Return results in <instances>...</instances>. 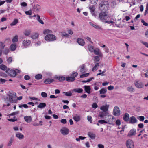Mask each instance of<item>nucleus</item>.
Wrapping results in <instances>:
<instances>
[{
	"label": "nucleus",
	"instance_id": "1",
	"mask_svg": "<svg viewBox=\"0 0 148 148\" xmlns=\"http://www.w3.org/2000/svg\"><path fill=\"white\" fill-rule=\"evenodd\" d=\"M99 5L100 9L102 11L107 10L109 5L107 1H102L100 3Z\"/></svg>",
	"mask_w": 148,
	"mask_h": 148
},
{
	"label": "nucleus",
	"instance_id": "2",
	"mask_svg": "<svg viewBox=\"0 0 148 148\" xmlns=\"http://www.w3.org/2000/svg\"><path fill=\"white\" fill-rule=\"evenodd\" d=\"M6 71L10 76L13 77H15L17 73L20 72V71L17 69L13 70L9 69H7Z\"/></svg>",
	"mask_w": 148,
	"mask_h": 148
},
{
	"label": "nucleus",
	"instance_id": "3",
	"mask_svg": "<svg viewBox=\"0 0 148 148\" xmlns=\"http://www.w3.org/2000/svg\"><path fill=\"white\" fill-rule=\"evenodd\" d=\"M45 39L48 42L53 41L56 40V37L53 34H47L45 37Z\"/></svg>",
	"mask_w": 148,
	"mask_h": 148
},
{
	"label": "nucleus",
	"instance_id": "4",
	"mask_svg": "<svg viewBox=\"0 0 148 148\" xmlns=\"http://www.w3.org/2000/svg\"><path fill=\"white\" fill-rule=\"evenodd\" d=\"M107 116L108 118L106 120L107 123L113 125H114L115 118L112 116L109 115V114Z\"/></svg>",
	"mask_w": 148,
	"mask_h": 148
},
{
	"label": "nucleus",
	"instance_id": "5",
	"mask_svg": "<svg viewBox=\"0 0 148 148\" xmlns=\"http://www.w3.org/2000/svg\"><path fill=\"white\" fill-rule=\"evenodd\" d=\"M8 96L10 102L12 103L14 102V99L15 98H16V97L15 93L12 92H9Z\"/></svg>",
	"mask_w": 148,
	"mask_h": 148
},
{
	"label": "nucleus",
	"instance_id": "6",
	"mask_svg": "<svg viewBox=\"0 0 148 148\" xmlns=\"http://www.w3.org/2000/svg\"><path fill=\"white\" fill-rule=\"evenodd\" d=\"M126 145L127 148H134V145L133 141L130 140H128L126 141Z\"/></svg>",
	"mask_w": 148,
	"mask_h": 148
},
{
	"label": "nucleus",
	"instance_id": "7",
	"mask_svg": "<svg viewBox=\"0 0 148 148\" xmlns=\"http://www.w3.org/2000/svg\"><path fill=\"white\" fill-rule=\"evenodd\" d=\"M135 86L138 88H142L144 86V84L142 82L140 81L136 80L134 82Z\"/></svg>",
	"mask_w": 148,
	"mask_h": 148
},
{
	"label": "nucleus",
	"instance_id": "8",
	"mask_svg": "<svg viewBox=\"0 0 148 148\" xmlns=\"http://www.w3.org/2000/svg\"><path fill=\"white\" fill-rule=\"evenodd\" d=\"M31 43V41L29 40H25L22 42V45L25 48L28 47Z\"/></svg>",
	"mask_w": 148,
	"mask_h": 148
},
{
	"label": "nucleus",
	"instance_id": "9",
	"mask_svg": "<svg viewBox=\"0 0 148 148\" xmlns=\"http://www.w3.org/2000/svg\"><path fill=\"white\" fill-rule=\"evenodd\" d=\"M113 114L115 116H118L120 114V111L119 108L117 106H115L114 108Z\"/></svg>",
	"mask_w": 148,
	"mask_h": 148
},
{
	"label": "nucleus",
	"instance_id": "10",
	"mask_svg": "<svg viewBox=\"0 0 148 148\" xmlns=\"http://www.w3.org/2000/svg\"><path fill=\"white\" fill-rule=\"evenodd\" d=\"M60 132L62 135L65 136L69 134V130L68 128L65 127H64L61 129Z\"/></svg>",
	"mask_w": 148,
	"mask_h": 148
},
{
	"label": "nucleus",
	"instance_id": "11",
	"mask_svg": "<svg viewBox=\"0 0 148 148\" xmlns=\"http://www.w3.org/2000/svg\"><path fill=\"white\" fill-rule=\"evenodd\" d=\"M107 16V15L106 13L101 12L99 14V18L102 21H103L106 18Z\"/></svg>",
	"mask_w": 148,
	"mask_h": 148
},
{
	"label": "nucleus",
	"instance_id": "12",
	"mask_svg": "<svg viewBox=\"0 0 148 148\" xmlns=\"http://www.w3.org/2000/svg\"><path fill=\"white\" fill-rule=\"evenodd\" d=\"M109 105L108 104H106L105 105H103L101 106L100 109L103 111L105 112H108Z\"/></svg>",
	"mask_w": 148,
	"mask_h": 148
},
{
	"label": "nucleus",
	"instance_id": "13",
	"mask_svg": "<svg viewBox=\"0 0 148 148\" xmlns=\"http://www.w3.org/2000/svg\"><path fill=\"white\" fill-rule=\"evenodd\" d=\"M73 119L75 121L78 122L81 120V116L80 115L76 114L73 116Z\"/></svg>",
	"mask_w": 148,
	"mask_h": 148
},
{
	"label": "nucleus",
	"instance_id": "14",
	"mask_svg": "<svg viewBox=\"0 0 148 148\" xmlns=\"http://www.w3.org/2000/svg\"><path fill=\"white\" fill-rule=\"evenodd\" d=\"M129 121L130 123L134 124L136 123L137 120L134 116H132L130 117Z\"/></svg>",
	"mask_w": 148,
	"mask_h": 148
},
{
	"label": "nucleus",
	"instance_id": "15",
	"mask_svg": "<svg viewBox=\"0 0 148 148\" xmlns=\"http://www.w3.org/2000/svg\"><path fill=\"white\" fill-rule=\"evenodd\" d=\"M94 54L100 56H102V53L100 52L99 49L98 48H95L93 51Z\"/></svg>",
	"mask_w": 148,
	"mask_h": 148
},
{
	"label": "nucleus",
	"instance_id": "16",
	"mask_svg": "<svg viewBox=\"0 0 148 148\" xmlns=\"http://www.w3.org/2000/svg\"><path fill=\"white\" fill-rule=\"evenodd\" d=\"M24 119L27 123H30L32 120V118L31 116H25L24 117Z\"/></svg>",
	"mask_w": 148,
	"mask_h": 148
},
{
	"label": "nucleus",
	"instance_id": "17",
	"mask_svg": "<svg viewBox=\"0 0 148 148\" xmlns=\"http://www.w3.org/2000/svg\"><path fill=\"white\" fill-rule=\"evenodd\" d=\"M55 81L54 79H51L50 78H48L45 79L44 81V83L46 84H50Z\"/></svg>",
	"mask_w": 148,
	"mask_h": 148
},
{
	"label": "nucleus",
	"instance_id": "18",
	"mask_svg": "<svg viewBox=\"0 0 148 148\" xmlns=\"http://www.w3.org/2000/svg\"><path fill=\"white\" fill-rule=\"evenodd\" d=\"M109 114L108 112H105L103 111L99 112V116L101 118H103L105 116H108Z\"/></svg>",
	"mask_w": 148,
	"mask_h": 148
},
{
	"label": "nucleus",
	"instance_id": "19",
	"mask_svg": "<svg viewBox=\"0 0 148 148\" xmlns=\"http://www.w3.org/2000/svg\"><path fill=\"white\" fill-rule=\"evenodd\" d=\"M77 42L81 46H83L85 44V42L84 40L81 38H77Z\"/></svg>",
	"mask_w": 148,
	"mask_h": 148
},
{
	"label": "nucleus",
	"instance_id": "20",
	"mask_svg": "<svg viewBox=\"0 0 148 148\" xmlns=\"http://www.w3.org/2000/svg\"><path fill=\"white\" fill-rule=\"evenodd\" d=\"M89 9L90 10V12L92 15L96 17V16L94 13L95 9V6L93 5H92L89 7Z\"/></svg>",
	"mask_w": 148,
	"mask_h": 148
},
{
	"label": "nucleus",
	"instance_id": "21",
	"mask_svg": "<svg viewBox=\"0 0 148 148\" xmlns=\"http://www.w3.org/2000/svg\"><path fill=\"white\" fill-rule=\"evenodd\" d=\"M84 90L86 93L88 94L90 93L91 88L90 86L85 85L84 86Z\"/></svg>",
	"mask_w": 148,
	"mask_h": 148
},
{
	"label": "nucleus",
	"instance_id": "22",
	"mask_svg": "<svg viewBox=\"0 0 148 148\" xmlns=\"http://www.w3.org/2000/svg\"><path fill=\"white\" fill-rule=\"evenodd\" d=\"M16 136L20 140L24 138V136L20 132H17L16 134Z\"/></svg>",
	"mask_w": 148,
	"mask_h": 148
},
{
	"label": "nucleus",
	"instance_id": "23",
	"mask_svg": "<svg viewBox=\"0 0 148 148\" xmlns=\"http://www.w3.org/2000/svg\"><path fill=\"white\" fill-rule=\"evenodd\" d=\"M136 133V131L135 129H133L130 130L129 132L128 136H129L135 135Z\"/></svg>",
	"mask_w": 148,
	"mask_h": 148
},
{
	"label": "nucleus",
	"instance_id": "24",
	"mask_svg": "<svg viewBox=\"0 0 148 148\" xmlns=\"http://www.w3.org/2000/svg\"><path fill=\"white\" fill-rule=\"evenodd\" d=\"M101 83L99 82H97L94 84V89L95 90H97L99 89V87Z\"/></svg>",
	"mask_w": 148,
	"mask_h": 148
},
{
	"label": "nucleus",
	"instance_id": "25",
	"mask_svg": "<svg viewBox=\"0 0 148 148\" xmlns=\"http://www.w3.org/2000/svg\"><path fill=\"white\" fill-rule=\"evenodd\" d=\"M41 6L38 4L35 5L33 7V9L35 11H39L41 9Z\"/></svg>",
	"mask_w": 148,
	"mask_h": 148
},
{
	"label": "nucleus",
	"instance_id": "26",
	"mask_svg": "<svg viewBox=\"0 0 148 148\" xmlns=\"http://www.w3.org/2000/svg\"><path fill=\"white\" fill-rule=\"evenodd\" d=\"M38 36L39 34L37 33H33L31 36V38L33 39H37L38 38Z\"/></svg>",
	"mask_w": 148,
	"mask_h": 148
},
{
	"label": "nucleus",
	"instance_id": "27",
	"mask_svg": "<svg viewBox=\"0 0 148 148\" xmlns=\"http://www.w3.org/2000/svg\"><path fill=\"white\" fill-rule=\"evenodd\" d=\"M88 136L92 139H94L95 137V134L92 132H88Z\"/></svg>",
	"mask_w": 148,
	"mask_h": 148
},
{
	"label": "nucleus",
	"instance_id": "28",
	"mask_svg": "<svg viewBox=\"0 0 148 148\" xmlns=\"http://www.w3.org/2000/svg\"><path fill=\"white\" fill-rule=\"evenodd\" d=\"M72 91L75 92L79 93H81L83 92V90L82 89L80 88H77L73 89Z\"/></svg>",
	"mask_w": 148,
	"mask_h": 148
},
{
	"label": "nucleus",
	"instance_id": "29",
	"mask_svg": "<svg viewBox=\"0 0 148 148\" xmlns=\"http://www.w3.org/2000/svg\"><path fill=\"white\" fill-rule=\"evenodd\" d=\"M89 24L93 26L96 29H100L101 28V27H100L97 25L95 23H93L92 22H90Z\"/></svg>",
	"mask_w": 148,
	"mask_h": 148
},
{
	"label": "nucleus",
	"instance_id": "30",
	"mask_svg": "<svg viewBox=\"0 0 148 148\" xmlns=\"http://www.w3.org/2000/svg\"><path fill=\"white\" fill-rule=\"evenodd\" d=\"M46 104L45 103H40L37 106L38 108L42 109L45 108L46 107Z\"/></svg>",
	"mask_w": 148,
	"mask_h": 148
},
{
	"label": "nucleus",
	"instance_id": "31",
	"mask_svg": "<svg viewBox=\"0 0 148 148\" xmlns=\"http://www.w3.org/2000/svg\"><path fill=\"white\" fill-rule=\"evenodd\" d=\"M17 47L16 45V44H12L10 46V50L13 51L15 50Z\"/></svg>",
	"mask_w": 148,
	"mask_h": 148
},
{
	"label": "nucleus",
	"instance_id": "32",
	"mask_svg": "<svg viewBox=\"0 0 148 148\" xmlns=\"http://www.w3.org/2000/svg\"><path fill=\"white\" fill-rule=\"evenodd\" d=\"M130 116L128 113H125L123 117V120L125 121H127L129 118Z\"/></svg>",
	"mask_w": 148,
	"mask_h": 148
},
{
	"label": "nucleus",
	"instance_id": "33",
	"mask_svg": "<svg viewBox=\"0 0 148 148\" xmlns=\"http://www.w3.org/2000/svg\"><path fill=\"white\" fill-rule=\"evenodd\" d=\"M52 33V31L51 30L48 29H45L43 31V33L45 35Z\"/></svg>",
	"mask_w": 148,
	"mask_h": 148
},
{
	"label": "nucleus",
	"instance_id": "34",
	"mask_svg": "<svg viewBox=\"0 0 148 148\" xmlns=\"http://www.w3.org/2000/svg\"><path fill=\"white\" fill-rule=\"evenodd\" d=\"M66 80L68 82H73L75 80L74 78H73L71 76L70 77H66Z\"/></svg>",
	"mask_w": 148,
	"mask_h": 148
},
{
	"label": "nucleus",
	"instance_id": "35",
	"mask_svg": "<svg viewBox=\"0 0 148 148\" xmlns=\"http://www.w3.org/2000/svg\"><path fill=\"white\" fill-rule=\"evenodd\" d=\"M99 66V63H96L95 64V66L92 69V71H95L97 69L98 67Z\"/></svg>",
	"mask_w": 148,
	"mask_h": 148
},
{
	"label": "nucleus",
	"instance_id": "36",
	"mask_svg": "<svg viewBox=\"0 0 148 148\" xmlns=\"http://www.w3.org/2000/svg\"><path fill=\"white\" fill-rule=\"evenodd\" d=\"M18 41V36L17 35H16L14 37L12 40V42L13 43L17 42Z\"/></svg>",
	"mask_w": 148,
	"mask_h": 148
},
{
	"label": "nucleus",
	"instance_id": "37",
	"mask_svg": "<svg viewBox=\"0 0 148 148\" xmlns=\"http://www.w3.org/2000/svg\"><path fill=\"white\" fill-rule=\"evenodd\" d=\"M37 20L38 21V22H39L40 23L42 24H44V23L43 22V21L40 19V16L38 15H37Z\"/></svg>",
	"mask_w": 148,
	"mask_h": 148
},
{
	"label": "nucleus",
	"instance_id": "38",
	"mask_svg": "<svg viewBox=\"0 0 148 148\" xmlns=\"http://www.w3.org/2000/svg\"><path fill=\"white\" fill-rule=\"evenodd\" d=\"M42 77V75L40 74L36 75L35 76V78L36 79L39 80L41 79Z\"/></svg>",
	"mask_w": 148,
	"mask_h": 148
},
{
	"label": "nucleus",
	"instance_id": "39",
	"mask_svg": "<svg viewBox=\"0 0 148 148\" xmlns=\"http://www.w3.org/2000/svg\"><path fill=\"white\" fill-rule=\"evenodd\" d=\"M107 90L106 88H103L101 89L99 91L100 94H105L107 92Z\"/></svg>",
	"mask_w": 148,
	"mask_h": 148
},
{
	"label": "nucleus",
	"instance_id": "40",
	"mask_svg": "<svg viewBox=\"0 0 148 148\" xmlns=\"http://www.w3.org/2000/svg\"><path fill=\"white\" fill-rule=\"evenodd\" d=\"M84 66L83 65L80 66V71L81 73H83L86 72V71L84 69Z\"/></svg>",
	"mask_w": 148,
	"mask_h": 148
},
{
	"label": "nucleus",
	"instance_id": "41",
	"mask_svg": "<svg viewBox=\"0 0 148 148\" xmlns=\"http://www.w3.org/2000/svg\"><path fill=\"white\" fill-rule=\"evenodd\" d=\"M88 49L91 52H93L94 49V47L91 45H89L88 46Z\"/></svg>",
	"mask_w": 148,
	"mask_h": 148
},
{
	"label": "nucleus",
	"instance_id": "42",
	"mask_svg": "<svg viewBox=\"0 0 148 148\" xmlns=\"http://www.w3.org/2000/svg\"><path fill=\"white\" fill-rule=\"evenodd\" d=\"M127 90L130 92H132L134 91V89L132 86H129L127 87Z\"/></svg>",
	"mask_w": 148,
	"mask_h": 148
},
{
	"label": "nucleus",
	"instance_id": "43",
	"mask_svg": "<svg viewBox=\"0 0 148 148\" xmlns=\"http://www.w3.org/2000/svg\"><path fill=\"white\" fill-rule=\"evenodd\" d=\"M61 36L62 37H69V35L66 32H61Z\"/></svg>",
	"mask_w": 148,
	"mask_h": 148
},
{
	"label": "nucleus",
	"instance_id": "44",
	"mask_svg": "<svg viewBox=\"0 0 148 148\" xmlns=\"http://www.w3.org/2000/svg\"><path fill=\"white\" fill-rule=\"evenodd\" d=\"M31 33V31L29 30H25L24 32V34L26 36H29Z\"/></svg>",
	"mask_w": 148,
	"mask_h": 148
},
{
	"label": "nucleus",
	"instance_id": "45",
	"mask_svg": "<svg viewBox=\"0 0 148 148\" xmlns=\"http://www.w3.org/2000/svg\"><path fill=\"white\" fill-rule=\"evenodd\" d=\"M56 78L58 79L60 81H63L65 79V78L63 76H59L56 77Z\"/></svg>",
	"mask_w": 148,
	"mask_h": 148
},
{
	"label": "nucleus",
	"instance_id": "46",
	"mask_svg": "<svg viewBox=\"0 0 148 148\" xmlns=\"http://www.w3.org/2000/svg\"><path fill=\"white\" fill-rule=\"evenodd\" d=\"M63 93H64L65 95L67 96H71L72 95V93L71 91H69L66 92H64Z\"/></svg>",
	"mask_w": 148,
	"mask_h": 148
},
{
	"label": "nucleus",
	"instance_id": "47",
	"mask_svg": "<svg viewBox=\"0 0 148 148\" xmlns=\"http://www.w3.org/2000/svg\"><path fill=\"white\" fill-rule=\"evenodd\" d=\"M89 75V73H86L82 75H80V78H83L84 77H86L88 76Z\"/></svg>",
	"mask_w": 148,
	"mask_h": 148
},
{
	"label": "nucleus",
	"instance_id": "48",
	"mask_svg": "<svg viewBox=\"0 0 148 148\" xmlns=\"http://www.w3.org/2000/svg\"><path fill=\"white\" fill-rule=\"evenodd\" d=\"M115 124L117 126H119L121 124V121L119 119H117L116 120L115 119Z\"/></svg>",
	"mask_w": 148,
	"mask_h": 148
},
{
	"label": "nucleus",
	"instance_id": "49",
	"mask_svg": "<svg viewBox=\"0 0 148 148\" xmlns=\"http://www.w3.org/2000/svg\"><path fill=\"white\" fill-rule=\"evenodd\" d=\"M18 22V20L17 19H15L10 24V25L14 26Z\"/></svg>",
	"mask_w": 148,
	"mask_h": 148
},
{
	"label": "nucleus",
	"instance_id": "50",
	"mask_svg": "<svg viewBox=\"0 0 148 148\" xmlns=\"http://www.w3.org/2000/svg\"><path fill=\"white\" fill-rule=\"evenodd\" d=\"M9 51V50L8 48H5L3 51V53L5 55H7Z\"/></svg>",
	"mask_w": 148,
	"mask_h": 148
},
{
	"label": "nucleus",
	"instance_id": "51",
	"mask_svg": "<svg viewBox=\"0 0 148 148\" xmlns=\"http://www.w3.org/2000/svg\"><path fill=\"white\" fill-rule=\"evenodd\" d=\"M7 66L4 65L2 64L0 65V69L2 70H5L7 69Z\"/></svg>",
	"mask_w": 148,
	"mask_h": 148
},
{
	"label": "nucleus",
	"instance_id": "52",
	"mask_svg": "<svg viewBox=\"0 0 148 148\" xmlns=\"http://www.w3.org/2000/svg\"><path fill=\"white\" fill-rule=\"evenodd\" d=\"M78 73L77 72H74L72 73L71 75V77H72L73 78H75L78 75Z\"/></svg>",
	"mask_w": 148,
	"mask_h": 148
},
{
	"label": "nucleus",
	"instance_id": "53",
	"mask_svg": "<svg viewBox=\"0 0 148 148\" xmlns=\"http://www.w3.org/2000/svg\"><path fill=\"white\" fill-rule=\"evenodd\" d=\"M86 138L85 137H83L82 136H79L78 138H76V140L77 141H79L80 140H84Z\"/></svg>",
	"mask_w": 148,
	"mask_h": 148
},
{
	"label": "nucleus",
	"instance_id": "54",
	"mask_svg": "<svg viewBox=\"0 0 148 148\" xmlns=\"http://www.w3.org/2000/svg\"><path fill=\"white\" fill-rule=\"evenodd\" d=\"M8 120L11 122H14L16 121L17 120V119L16 118L15 116H14V119H8Z\"/></svg>",
	"mask_w": 148,
	"mask_h": 148
},
{
	"label": "nucleus",
	"instance_id": "55",
	"mask_svg": "<svg viewBox=\"0 0 148 148\" xmlns=\"http://www.w3.org/2000/svg\"><path fill=\"white\" fill-rule=\"evenodd\" d=\"M98 0H89L90 3L92 4L96 5L97 4Z\"/></svg>",
	"mask_w": 148,
	"mask_h": 148
},
{
	"label": "nucleus",
	"instance_id": "56",
	"mask_svg": "<svg viewBox=\"0 0 148 148\" xmlns=\"http://www.w3.org/2000/svg\"><path fill=\"white\" fill-rule=\"evenodd\" d=\"M99 123L101 124H104V123H107L106 121H105L103 120H99L98 121Z\"/></svg>",
	"mask_w": 148,
	"mask_h": 148
},
{
	"label": "nucleus",
	"instance_id": "57",
	"mask_svg": "<svg viewBox=\"0 0 148 148\" xmlns=\"http://www.w3.org/2000/svg\"><path fill=\"white\" fill-rule=\"evenodd\" d=\"M23 107L24 108H28V106L26 104H20L19 105V107L20 108H21Z\"/></svg>",
	"mask_w": 148,
	"mask_h": 148
},
{
	"label": "nucleus",
	"instance_id": "58",
	"mask_svg": "<svg viewBox=\"0 0 148 148\" xmlns=\"http://www.w3.org/2000/svg\"><path fill=\"white\" fill-rule=\"evenodd\" d=\"M41 96L42 97L46 98L47 97V95L46 93L42 92L41 93Z\"/></svg>",
	"mask_w": 148,
	"mask_h": 148
},
{
	"label": "nucleus",
	"instance_id": "59",
	"mask_svg": "<svg viewBox=\"0 0 148 148\" xmlns=\"http://www.w3.org/2000/svg\"><path fill=\"white\" fill-rule=\"evenodd\" d=\"M137 119L140 121H143L144 120L145 117L143 116H140L138 117Z\"/></svg>",
	"mask_w": 148,
	"mask_h": 148
},
{
	"label": "nucleus",
	"instance_id": "60",
	"mask_svg": "<svg viewBox=\"0 0 148 148\" xmlns=\"http://www.w3.org/2000/svg\"><path fill=\"white\" fill-rule=\"evenodd\" d=\"M147 14H148V3H147L146 4V8L145 12L144 15H145Z\"/></svg>",
	"mask_w": 148,
	"mask_h": 148
},
{
	"label": "nucleus",
	"instance_id": "61",
	"mask_svg": "<svg viewBox=\"0 0 148 148\" xmlns=\"http://www.w3.org/2000/svg\"><path fill=\"white\" fill-rule=\"evenodd\" d=\"M5 46V45L3 42H0V47L1 48V49H3Z\"/></svg>",
	"mask_w": 148,
	"mask_h": 148
},
{
	"label": "nucleus",
	"instance_id": "62",
	"mask_svg": "<svg viewBox=\"0 0 148 148\" xmlns=\"http://www.w3.org/2000/svg\"><path fill=\"white\" fill-rule=\"evenodd\" d=\"M41 44V42L40 41H38L34 45L36 47H38Z\"/></svg>",
	"mask_w": 148,
	"mask_h": 148
},
{
	"label": "nucleus",
	"instance_id": "63",
	"mask_svg": "<svg viewBox=\"0 0 148 148\" xmlns=\"http://www.w3.org/2000/svg\"><path fill=\"white\" fill-rule=\"evenodd\" d=\"M25 13L27 15H31L32 14V12L31 10L27 11H25Z\"/></svg>",
	"mask_w": 148,
	"mask_h": 148
},
{
	"label": "nucleus",
	"instance_id": "64",
	"mask_svg": "<svg viewBox=\"0 0 148 148\" xmlns=\"http://www.w3.org/2000/svg\"><path fill=\"white\" fill-rule=\"evenodd\" d=\"M92 108L95 109L98 107V105L96 103H94L92 104Z\"/></svg>",
	"mask_w": 148,
	"mask_h": 148
}]
</instances>
